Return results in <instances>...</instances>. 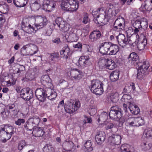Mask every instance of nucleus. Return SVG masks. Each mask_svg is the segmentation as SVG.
I'll return each mask as SVG.
<instances>
[{
    "label": "nucleus",
    "instance_id": "obj_38",
    "mask_svg": "<svg viewBox=\"0 0 152 152\" xmlns=\"http://www.w3.org/2000/svg\"><path fill=\"white\" fill-rule=\"evenodd\" d=\"M44 152H57L55 149L50 145H46L43 148Z\"/></svg>",
    "mask_w": 152,
    "mask_h": 152
},
{
    "label": "nucleus",
    "instance_id": "obj_49",
    "mask_svg": "<svg viewBox=\"0 0 152 152\" xmlns=\"http://www.w3.org/2000/svg\"><path fill=\"white\" fill-rule=\"evenodd\" d=\"M144 133L146 137H152V129L150 128H148L145 129L144 132Z\"/></svg>",
    "mask_w": 152,
    "mask_h": 152
},
{
    "label": "nucleus",
    "instance_id": "obj_1",
    "mask_svg": "<svg viewBox=\"0 0 152 152\" xmlns=\"http://www.w3.org/2000/svg\"><path fill=\"white\" fill-rule=\"evenodd\" d=\"M138 66L137 77L138 79L141 80L145 76V73L150 66L149 62L147 61L137 63Z\"/></svg>",
    "mask_w": 152,
    "mask_h": 152
},
{
    "label": "nucleus",
    "instance_id": "obj_31",
    "mask_svg": "<svg viewBox=\"0 0 152 152\" xmlns=\"http://www.w3.org/2000/svg\"><path fill=\"white\" fill-rule=\"evenodd\" d=\"M128 108L131 112L135 115L138 114L140 111L139 108L137 105L134 106L133 104H131L128 107Z\"/></svg>",
    "mask_w": 152,
    "mask_h": 152
},
{
    "label": "nucleus",
    "instance_id": "obj_8",
    "mask_svg": "<svg viewBox=\"0 0 152 152\" xmlns=\"http://www.w3.org/2000/svg\"><path fill=\"white\" fill-rule=\"evenodd\" d=\"M121 101L123 102V106L124 110L126 113L127 112V106L133 104L132 102V99L131 96L127 94H124L121 99Z\"/></svg>",
    "mask_w": 152,
    "mask_h": 152
},
{
    "label": "nucleus",
    "instance_id": "obj_22",
    "mask_svg": "<svg viewBox=\"0 0 152 152\" xmlns=\"http://www.w3.org/2000/svg\"><path fill=\"white\" fill-rule=\"evenodd\" d=\"M7 134L1 126L0 127V140L3 142L5 143L6 142L7 140L10 138L8 137Z\"/></svg>",
    "mask_w": 152,
    "mask_h": 152
},
{
    "label": "nucleus",
    "instance_id": "obj_35",
    "mask_svg": "<svg viewBox=\"0 0 152 152\" xmlns=\"http://www.w3.org/2000/svg\"><path fill=\"white\" fill-rule=\"evenodd\" d=\"M119 94L117 92L111 93L110 95V99L113 103H116L119 100Z\"/></svg>",
    "mask_w": 152,
    "mask_h": 152
},
{
    "label": "nucleus",
    "instance_id": "obj_4",
    "mask_svg": "<svg viewBox=\"0 0 152 152\" xmlns=\"http://www.w3.org/2000/svg\"><path fill=\"white\" fill-rule=\"evenodd\" d=\"M110 118L117 120L121 117V109L118 106H113L109 113Z\"/></svg>",
    "mask_w": 152,
    "mask_h": 152
},
{
    "label": "nucleus",
    "instance_id": "obj_29",
    "mask_svg": "<svg viewBox=\"0 0 152 152\" xmlns=\"http://www.w3.org/2000/svg\"><path fill=\"white\" fill-rule=\"evenodd\" d=\"M65 111L69 113H72L76 111L75 108L74 107V103L71 102L68 103L64 107Z\"/></svg>",
    "mask_w": 152,
    "mask_h": 152
},
{
    "label": "nucleus",
    "instance_id": "obj_5",
    "mask_svg": "<svg viewBox=\"0 0 152 152\" xmlns=\"http://www.w3.org/2000/svg\"><path fill=\"white\" fill-rule=\"evenodd\" d=\"M21 97L26 101H28L33 97V94L30 88L27 87L22 89L20 91Z\"/></svg>",
    "mask_w": 152,
    "mask_h": 152
},
{
    "label": "nucleus",
    "instance_id": "obj_41",
    "mask_svg": "<svg viewBox=\"0 0 152 152\" xmlns=\"http://www.w3.org/2000/svg\"><path fill=\"white\" fill-rule=\"evenodd\" d=\"M121 152H133V149L132 147L127 148L126 145L123 144L121 147Z\"/></svg>",
    "mask_w": 152,
    "mask_h": 152
},
{
    "label": "nucleus",
    "instance_id": "obj_20",
    "mask_svg": "<svg viewBox=\"0 0 152 152\" xmlns=\"http://www.w3.org/2000/svg\"><path fill=\"white\" fill-rule=\"evenodd\" d=\"M139 57L137 54L135 52H133L130 54L128 58V63L129 65H132L137 60Z\"/></svg>",
    "mask_w": 152,
    "mask_h": 152
},
{
    "label": "nucleus",
    "instance_id": "obj_42",
    "mask_svg": "<svg viewBox=\"0 0 152 152\" xmlns=\"http://www.w3.org/2000/svg\"><path fill=\"white\" fill-rule=\"evenodd\" d=\"M91 142V141L89 140L86 141L84 144V146L88 152H90L93 150Z\"/></svg>",
    "mask_w": 152,
    "mask_h": 152
},
{
    "label": "nucleus",
    "instance_id": "obj_7",
    "mask_svg": "<svg viewBox=\"0 0 152 152\" xmlns=\"http://www.w3.org/2000/svg\"><path fill=\"white\" fill-rule=\"evenodd\" d=\"M90 58L88 56H82L80 57L78 61V66H80L82 68L90 66L91 63Z\"/></svg>",
    "mask_w": 152,
    "mask_h": 152
},
{
    "label": "nucleus",
    "instance_id": "obj_61",
    "mask_svg": "<svg viewBox=\"0 0 152 152\" xmlns=\"http://www.w3.org/2000/svg\"><path fill=\"white\" fill-rule=\"evenodd\" d=\"M18 70L17 71L16 73H20L25 70V67L23 65H19L18 68Z\"/></svg>",
    "mask_w": 152,
    "mask_h": 152
},
{
    "label": "nucleus",
    "instance_id": "obj_12",
    "mask_svg": "<svg viewBox=\"0 0 152 152\" xmlns=\"http://www.w3.org/2000/svg\"><path fill=\"white\" fill-rule=\"evenodd\" d=\"M101 36L100 31L98 30H95L92 32L89 35V40L91 42L96 41L99 39Z\"/></svg>",
    "mask_w": 152,
    "mask_h": 152
},
{
    "label": "nucleus",
    "instance_id": "obj_47",
    "mask_svg": "<svg viewBox=\"0 0 152 152\" xmlns=\"http://www.w3.org/2000/svg\"><path fill=\"white\" fill-rule=\"evenodd\" d=\"M107 113L106 112H103L99 115L97 121L99 122L101 120L104 121L107 118Z\"/></svg>",
    "mask_w": 152,
    "mask_h": 152
},
{
    "label": "nucleus",
    "instance_id": "obj_55",
    "mask_svg": "<svg viewBox=\"0 0 152 152\" xmlns=\"http://www.w3.org/2000/svg\"><path fill=\"white\" fill-rule=\"evenodd\" d=\"M27 45H26V46H23L21 49L20 53L21 55L23 56H26L28 55V53H27L26 51V50L27 48L26 46Z\"/></svg>",
    "mask_w": 152,
    "mask_h": 152
},
{
    "label": "nucleus",
    "instance_id": "obj_40",
    "mask_svg": "<svg viewBox=\"0 0 152 152\" xmlns=\"http://www.w3.org/2000/svg\"><path fill=\"white\" fill-rule=\"evenodd\" d=\"M106 66L110 70H113L116 66V65L114 61L109 60Z\"/></svg>",
    "mask_w": 152,
    "mask_h": 152
},
{
    "label": "nucleus",
    "instance_id": "obj_14",
    "mask_svg": "<svg viewBox=\"0 0 152 152\" xmlns=\"http://www.w3.org/2000/svg\"><path fill=\"white\" fill-rule=\"evenodd\" d=\"M105 133L102 131L97 132L95 137V140L98 144H102L105 141Z\"/></svg>",
    "mask_w": 152,
    "mask_h": 152
},
{
    "label": "nucleus",
    "instance_id": "obj_9",
    "mask_svg": "<svg viewBox=\"0 0 152 152\" xmlns=\"http://www.w3.org/2000/svg\"><path fill=\"white\" fill-rule=\"evenodd\" d=\"M47 88L45 90L42 88H37L35 92L37 99L41 102H44L47 97Z\"/></svg>",
    "mask_w": 152,
    "mask_h": 152
},
{
    "label": "nucleus",
    "instance_id": "obj_50",
    "mask_svg": "<svg viewBox=\"0 0 152 152\" xmlns=\"http://www.w3.org/2000/svg\"><path fill=\"white\" fill-rule=\"evenodd\" d=\"M27 145L26 143L24 140H21L20 141L18 144V149L21 151L23 148Z\"/></svg>",
    "mask_w": 152,
    "mask_h": 152
},
{
    "label": "nucleus",
    "instance_id": "obj_37",
    "mask_svg": "<svg viewBox=\"0 0 152 152\" xmlns=\"http://www.w3.org/2000/svg\"><path fill=\"white\" fill-rule=\"evenodd\" d=\"M68 0H63L61 4V9L65 11H69V4L67 3Z\"/></svg>",
    "mask_w": 152,
    "mask_h": 152
},
{
    "label": "nucleus",
    "instance_id": "obj_27",
    "mask_svg": "<svg viewBox=\"0 0 152 152\" xmlns=\"http://www.w3.org/2000/svg\"><path fill=\"white\" fill-rule=\"evenodd\" d=\"M103 85L102 86V85H101L100 86H99V87L97 88L92 92L95 94L96 95H101L103 93V89L107 88L108 86L107 83H104Z\"/></svg>",
    "mask_w": 152,
    "mask_h": 152
},
{
    "label": "nucleus",
    "instance_id": "obj_15",
    "mask_svg": "<svg viewBox=\"0 0 152 152\" xmlns=\"http://www.w3.org/2000/svg\"><path fill=\"white\" fill-rule=\"evenodd\" d=\"M60 54L61 57L64 58L66 60L69 58L71 55L70 49L68 45L64 47L60 51Z\"/></svg>",
    "mask_w": 152,
    "mask_h": 152
},
{
    "label": "nucleus",
    "instance_id": "obj_18",
    "mask_svg": "<svg viewBox=\"0 0 152 152\" xmlns=\"http://www.w3.org/2000/svg\"><path fill=\"white\" fill-rule=\"evenodd\" d=\"M67 3L69 4V11H75L78 8L79 3L76 0H68Z\"/></svg>",
    "mask_w": 152,
    "mask_h": 152
},
{
    "label": "nucleus",
    "instance_id": "obj_39",
    "mask_svg": "<svg viewBox=\"0 0 152 152\" xmlns=\"http://www.w3.org/2000/svg\"><path fill=\"white\" fill-rule=\"evenodd\" d=\"M8 11V6L6 4H1L0 2V12L3 14H6Z\"/></svg>",
    "mask_w": 152,
    "mask_h": 152
},
{
    "label": "nucleus",
    "instance_id": "obj_48",
    "mask_svg": "<svg viewBox=\"0 0 152 152\" xmlns=\"http://www.w3.org/2000/svg\"><path fill=\"white\" fill-rule=\"evenodd\" d=\"M39 7V4L38 3L35 2L32 4L30 6L31 10L34 11H36L38 10Z\"/></svg>",
    "mask_w": 152,
    "mask_h": 152
},
{
    "label": "nucleus",
    "instance_id": "obj_25",
    "mask_svg": "<svg viewBox=\"0 0 152 152\" xmlns=\"http://www.w3.org/2000/svg\"><path fill=\"white\" fill-rule=\"evenodd\" d=\"M47 98L50 100H53L56 97V93L51 88H47Z\"/></svg>",
    "mask_w": 152,
    "mask_h": 152
},
{
    "label": "nucleus",
    "instance_id": "obj_6",
    "mask_svg": "<svg viewBox=\"0 0 152 152\" xmlns=\"http://www.w3.org/2000/svg\"><path fill=\"white\" fill-rule=\"evenodd\" d=\"M57 2L53 0H44L42 4V9L46 11L51 12L55 8Z\"/></svg>",
    "mask_w": 152,
    "mask_h": 152
},
{
    "label": "nucleus",
    "instance_id": "obj_21",
    "mask_svg": "<svg viewBox=\"0 0 152 152\" xmlns=\"http://www.w3.org/2000/svg\"><path fill=\"white\" fill-rule=\"evenodd\" d=\"M1 126L7 133L8 137L11 138L12 135L13 134V127L7 124L3 125Z\"/></svg>",
    "mask_w": 152,
    "mask_h": 152
},
{
    "label": "nucleus",
    "instance_id": "obj_26",
    "mask_svg": "<svg viewBox=\"0 0 152 152\" xmlns=\"http://www.w3.org/2000/svg\"><path fill=\"white\" fill-rule=\"evenodd\" d=\"M32 133L35 137H39L43 135L45 132L42 128L39 127L34 129Z\"/></svg>",
    "mask_w": 152,
    "mask_h": 152
},
{
    "label": "nucleus",
    "instance_id": "obj_63",
    "mask_svg": "<svg viewBox=\"0 0 152 152\" xmlns=\"http://www.w3.org/2000/svg\"><path fill=\"white\" fill-rule=\"evenodd\" d=\"M9 110H11L12 112H14L15 110V105L14 104H9L7 106Z\"/></svg>",
    "mask_w": 152,
    "mask_h": 152
},
{
    "label": "nucleus",
    "instance_id": "obj_28",
    "mask_svg": "<svg viewBox=\"0 0 152 152\" xmlns=\"http://www.w3.org/2000/svg\"><path fill=\"white\" fill-rule=\"evenodd\" d=\"M143 38L142 40L140 42H139V41H138L136 45H137L138 48L140 50H143L147 43V40L146 38L144 36H143Z\"/></svg>",
    "mask_w": 152,
    "mask_h": 152
},
{
    "label": "nucleus",
    "instance_id": "obj_64",
    "mask_svg": "<svg viewBox=\"0 0 152 152\" xmlns=\"http://www.w3.org/2000/svg\"><path fill=\"white\" fill-rule=\"evenodd\" d=\"M72 103H74V107L76 111L80 107V103L79 101H76L75 102V103L73 102Z\"/></svg>",
    "mask_w": 152,
    "mask_h": 152
},
{
    "label": "nucleus",
    "instance_id": "obj_19",
    "mask_svg": "<svg viewBox=\"0 0 152 152\" xmlns=\"http://www.w3.org/2000/svg\"><path fill=\"white\" fill-rule=\"evenodd\" d=\"M82 72L77 69H74L70 72L71 76L76 80H79L82 77Z\"/></svg>",
    "mask_w": 152,
    "mask_h": 152
},
{
    "label": "nucleus",
    "instance_id": "obj_62",
    "mask_svg": "<svg viewBox=\"0 0 152 152\" xmlns=\"http://www.w3.org/2000/svg\"><path fill=\"white\" fill-rule=\"evenodd\" d=\"M90 20L88 18V16L87 13L85 14L83 18V22L85 24L87 23Z\"/></svg>",
    "mask_w": 152,
    "mask_h": 152
},
{
    "label": "nucleus",
    "instance_id": "obj_51",
    "mask_svg": "<svg viewBox=\"0 0 152 152\" xmlns=\"http://www.w3.org/2000/svg\"><path fill=\"white\" fill-rule=\"evenodd\" d=\"M136 126H139L140 125H142L144 124V121L143 119L141 118L138 117L135 118V119Z\"/></svg>",
    "mask_w": 152,
    "mask_h": 152
},
{
    "label": "nucleus",
    "instance_id": "obj_32",
    "mask_svg": "<svg viewBox=\"0 0 152 152\" xmlns=\"http://www.w3.org/2000/svg\"><path fill=\"white\" fill-rule=\"evenodd\" d=\"M119 73L118 71L116 70L113 71L110 74V79L111 80L115 82L118 80Z\"/></svg>",
    "mask_w": 152,
    "mask_h": 152
},
{
    "label": "nucleus",
    "instance_id": "obj_43",
    "mask_svg": "<svg viewBox=\"0 0 152 152\" xmlns=\"http://www.w3.org/2000/svg\"><path fill=\"white\" fill-rule=\"evenodd\" d=\"M109 60L108 59H106L104 57H102L99 59L98 62V64L99 66H103L104 65H107L106 63H107L108 61Z\"/></svg>",
    "mask_w": 152,
    "mask_h": 152
},
{
    "label": "nucleus",
    "instance_id": "obj_45",
    "mask_svg": "<svg viewBox=\"0 0 152 152\" xmlns=\"http://www.w3.org/2000/svg\"><path fill=\"white\" fill-rule=\"evenodd\" d=\"M68 38L71 42L76 41L78 39L76 34L73 33H72L69 35Z\"/></svg>",
    "mask_w": 152,
    "mask_h": 152
},
{
    "label": "nucleus",
    "instance_id": "obj_2",
    "mask_svg": "<svg viewBox=\"0 0 152 152\" xmlns=\"http://www.w3.org/2000/svg\"><path fill=\"white\" fill-rule=\"evenodd\" d=\"M40 121V119L38 117L30 118L25 124L24 128L27 131L32 130L34 127L38 126Z\"/></svg>",
    "mask_w": 152,
    "mask_h": 152
},
{
    "label": "nucleus",
    "instance_id": "obj_16",
    "mask_svg": "<svg viewBox=\"0 0 152 152\" xmlns=\"http://www.w3.org/2000/svg\"><path fill=\"white\" fill-rule=\"evenodd\" d=\"M109 42H105L102 43L99 46V52L104 55H108V48L109 47Z\"/></svg>",
    "mask_w": 152,
    "mask_h": 152
},
{
    "label": "nucleus",
    "instance_id": "obj_10",
    "mask_svg": "<svg viewBox=\"0 0 152 152\" xmlns=\"http://www.w3.org/2000/svg\"><path fill=\"white\" fill-rule=\"evenodd\" d=\"M35 20V25L39 28H42L47 24V20L46 18L42 17L41 16H36L34 17Z\"/></svg>",
    "mask_w": 152,
    "mask_h": 152
},
{
    "label": "nucleus",
    "instance_id": "obj_44",
    "mask_svg": "<svg viewBox=\"0 0 152 152\" xmlns=\"http://www.w3.org/2000/svg\"><path fill=\"white\" fill-rule=\"evenodd\" d=\"M112 49L113 50V55H115L119 50V48L118 45L111 43Z\"/></svg>",
    "mask_w": 152,
    "mask_h": 152
},
{
    "label": "nucleus",
    "instance_id": "obj_54",
    "mask_svg": "<svg viewBox=\"0 0 152 152\" xmlns=\"http://www.w3.org/2000/svg\"><path fill=\"white\" fill-rule=\"evenodd\" d=\"M59 57V54L58 53H51L50 56V60L51 61H53L54 58H58Z\"/></svg>",
    "mask_w": 152,
    "mask_h": 152
},
{
    "label": "nucleus",
    "instance_id": "obj_23",
    "mask_svg": "<svg viewBox=\"0 0 152 152\" xmlns=\"http://www.w3.org/2000/svg\"><path fill=\"white\" fill-rule=\"evenodd\" d=\"M140 38H137L136 35H131L129 37L127 38L128 44L133 46L137 45L138 42L139 41Z\"/></svg>",
    "mask_w": 152,
    "mask_h": 152
},
{
    "label": "nucleus",
    "instance_id": "obj_59",
    "mask_svg": "<svg viewBox=\"0 0 152 152\" xmlns=\"http://www.w3.org/2000/svg\"><path fill=\"white\" fill-rule=\"evenodd\" d=\"M25 122V120L23 119H18L17 121H15V124L18 126H20L22 124Z\"/></svg>",
    "mask_w": 152,
    "mask_h": 152
},
{
    "label": "nucleus",
    "instance_id": "obj_13",
    "mask_svg": "<svg viewBox=\"0 0 152 152\" xmlns=\"http://www.w3.org/2000/svg\"><path fill=\"white\" fill-rule=\"evenodd\" d=\"M121 139L119 135L114 134L108 138V141L112 145H118L121 143Z\"/></svg>",
    "mask_w": 152,
    "mask_h": 152
},
{
    "label": "nucleus",
    "instance_id": "obj_24",
    "mask_svg": "<svg viewBox=\"0 0 152 152\" xmlns=\"http://www.w3.org/2000/svg\"><path fill=\"white\" fill-rule=\"evenodd\" d=\"M94 20L95 23L96 24L103 23L105 24L106 22L107 21V19L106 18L105 15L101 14L99 16L98 18H94Z\"/></svg>",
    "mask_w": 152,
    "mask_h": 152
},
{
    "label": "nucleus",
    "instance_id": "obj_36",
    "mask_svg": "<svg viewBox=\"0 0 152 152\" xmlns=\"http://www.w3.org/2000/svg\"><path fill=\"white\" fill-rule=\"evenodd\" d=\"M64 144L67 150L71 151L73 148L74 144L72 141H65Z\"/></svg>",
    "mask_w": 152,
    "mask_h": 152
},
{
    "label": "nucleus",
    "instance_id": "obj_46",
    "mask_svg": "<svg viewBox=\"0 0 152 152\" xmlns=\"http://www.w3.org/2000/svg\"><path fill=\"white\" fill-rule=\"evenodd\" d=\"M36 46L32 45V46L30 47L28 49L29 52L28 53V55H32L36 53V51L35 50L36 48Z\"/></svg>",
    "mask_w": 152,
    "mask_h": 152
},
{
    "label": "nucleus",
    "instance_id": "obj_56",
    "mask_svg": "<svg viewBox=\"0 0 152 152\" xmlns=\"http://www.w3.org/2000/svg\"><path fill=\"white\" fill-rule=\"evenodd\" d=\"M144 7L145 10L147 11H150L152 10V5L150 3H145Z\"/></svg>",
    "mask_w": 152,
    "mask_h": 152
},
{
    "label": "nucleus",
    "instance_id": "obj_3",
    "mask_svg": "<svg viewBox=\"0 0 152 152\" xmlns=\"http://www.w3.org/2000/svg\"><path fill=\"white\" fill-rule=\"evenodd\" d=\"M54 26L57 25L60 30L64 32L68 31L70 28V26L64 19L61 17L57 18L53 23Z\"/></svg>",
    "mask_w": 152,
    "mask_h": 152
},
{
    "label": "nucleus",
    "instance_id": "obj_57",
    "mask_svg": "<svg viewBox=\"0 0 152 152\" xmlns=\"http://www.w3.org/2000/svg\"><path fill=\"white\" fill-rule=\"evenodd\" d=\"M145 21H142L140 24V28L144 29L148 27V23L146 19H145Z\"/></svg>",
    "mask_w": 152,
    "mask_h": 152
},
{
    "label": "nucleus",
    "instance_id": "obj_11",
    "mask_svg": "<svg viewBox=\"0 0 152 152\" xmlns=\"http://www.w3.org/2000/svg\"><path fill=\"white\" fill-rule=\"evenodd\" d=\"M125 20L123 18L117 19L114 24V29L115 30L118 29L123 30L125 25Z\"/></svg>",
    "mask_w": 152,
    "mask_h": 152
},
{
    "label": "nucleus",
    "instance_id": "obj_53",
    "mask_svg": "<svg viewBox=\"0 0 152 152\" xmlns=\"http://www.w3.org/2000/svg\"><path fill=\"white\" fill-rule=\"evenodd\" d=\"M141 23V21L139 19L137 20L132 23V26L134 28H140Z\"/></svg>",
    "mask_w": 152,
    "mask_h": 152
},
{
    "label": "nucleus",
    "instance_id": "obj_33",
    "mask_svg": "<svg viewBox=\"0 0 152 152\" xmlns=\"http://www.w3.org/2000/svg\"><path fill=\"white\" fill-rule=\"evenodd\" d=\"M131 28L129 29L127 31V33H130V31H132L133 33L132 34V35H135L137 38H140L141 37H142L144 36L143 35L140 34V37L139 36V34H140V33L139 32V29L140 28Z\"/></svg>",
    "mask_w": 152,
    "mask_h": 152
},
{
    "label": "nucleus",
    "instance_id": "obj_58",
    "mask_svg": "<svg viewBox=\"0 0 152 152\" xmlns=\"http://www.w3.org/2000/svg\"><path fill=\"white\" fill-rule=\"evenodd\" d=\"M9 113V112L8 110L7 111L4 110L1 114V115L2 117L4 119H5L7 118L8 117Z\"/></svg>",
    "mask_w": 152,
    "mask_h": 152
},
{
    "label": "nucleus",
    "instance_id": "obj_17",
    "mask_svg": "<svg viewBox=\"0 0 152 152\" xmlns=\"http://www.w3.org/2000/svg\"><path fill=\"white\" fill-rule=\"evenodd\" d=\"M119 45L123 48H124L127 45V38H126L125 36L122 34H119L116 37Z\"/></svg>",
    "mask_w": 152,
    "mask_h": 152
},
{
    "label": "nucleus",
    "instance_id": "obj_34",
    "mask_svg": "<svg viewBox=\"0 0 152 152\" xmlns=\"http://www.w3.org/2000/svg\"><path fill=\"white\" fill-rule=\"evenodd\" d=\"M42 84L45 85L51 84V80L48 75H44L42 77L41 80Z\"/></svg>",
    "mask_w": 152,
    "mask_h": 152
},
{
    "label": "nucleus",
    "instance_id": "obj_60",
    "mask_svg": "<svg viewBox=\"0 0 152 152\" xmlns=\"http://www.w3.org/2000/svg\"><path fill=\"white\" fill-rule=\"evenodd\" d=\"M13 3L17 7H23V5H22L20 4V2L19 0H15L14 1L13 0Z\"/></svg>",
    "mask_w": 152,
    "mask_h": 152
},
{
    "label": "nucleus",
    "instance_id": "obj_30",
    "mask_svg": "<svg viewBox=\"0 0 152 152\" xmlns=\"http://www.w3.org/2000/svg\"><path fill=\"white\" fill-rule=\"evenodd\" d=\"M104 83L105 82H101L98 80H92L91 82V85L89 87L91 91L95 87H99L101 85L103 86V85Z\"/></svg>",
    "mask_w": 152,
    "mask_h": 152
},
{
    "label": "nucleus",
    "instance_id": "obj_52",
    "mask_svg": "<svg viewBox=\"0 0 152 152\" xmlns=\"http://www.w3.org/2000/svg\"><path fill=\"white\" fill-rule=\"evenodd\" d=\"M101 9L98 8L96 10H94L92 12V15L93 16L94 18H98L100 15H99V12L100 11Z\"/></svg>",
    "mask_w": 152,
    "mask_h": 152
}]
</instances>
